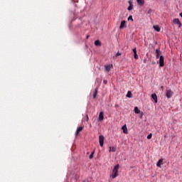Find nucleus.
Segmentation results:
<instances>
[{
    "label": "nucleus",
    "instance_id": "nucleus-1",
    "mask_svg": "<svg viewBox=\"0 0 182 182\" xmlns=\"http://www.w3.org/2000/svg\"><path fill=\"white\" fill-rule=\"evenodd\" d=\"M104 141H105V136L103 135H100L99 143H100V147H103Z\"/></svg>",
    "mask_w": 182,
    "mask_h": 182
},
{
    "label": "nucleus",
    "instance_id": "nucleus-2",
    "mask_svg": "<svg viewBox=\"0 0 182 182\" xmlns=\"http://www.w3.org/2000/svg\"><path fill=\"white\" fill-rule=\"evenodd\" d=\"M173 23H174L175 25H178V28H181V26H182L181 22L180 21V20L178 18H174L173 20Z\"/></svg>",
    "mask_w": 182,
    "mask_h": 182
},
{
    "label": "nucleus",
    "instance_id": "nucleus-3",
    "mask_svg": "<svg viewBox=\"0 0 182 182\" xmlns=\"http://www.w3.org/2000/svg\"><path fill=\"white\" fill-rule=\"evenodd\" d=\"M174 95V92H173L170 89L166 90V96L168 99H171V97Z\"/></svg>",
    "mask_w": 182,
    "mask_h": 182
},
{
    "label": "nucleus",
    "instance_id": "nucleus-4",
    "mask_svg": "<svg viewBox=\"0 0 182 182\" xmlns=\"http://www.w3.org/2000/svg\"><path fill=\"white\" fill-rule=\"evenodd\" d=\"M159 66L161 68H163V66H164V57L163 55H161L159 58Z\"/></svg>",
    "mask_w": 182,
    "mask_h": 182
},
{
    "label": "nucleus",
    "instance_id": "nucleus-5",
    "mask_svg": "<svg viewBox=\"0 0 182 182\" xmlns=\"http://www.w3.org/2000/svg\"><path fill=\"white\" fill-rule=\"evenodd\" d=\"M160 56H161V51L160 50V48H157L156 50V59L160 58Z\"/></svg>",
    "mask_w": 182,
    "mask_h": 182
},
{
    "label": "nucleus",
    "instance_id": "nucleus-6",
    "mask_svg": "<svg viewBox=\"0 0 182 182\" xmlns=\"http://www.w3.org/2000/svg\"><path fill=\"white\" fill-rule=\"evenodd\" d=\"M119 165H116L114 166V177H117V176H119Z\"/></svg>",
    "mask_w": 182,
    "mask_h": 182
},
{
    "label": "nucleus",
    "instance_id": "nucleus-7",
    "mask_svg": "<svg viewBox=\"0 0 182 182\" xmlns=\"http://www.w3.org/2000/svg\"><path fill=\"white\" fill-rule=\"evenodd\" d=\"M126 26H127L126 21H122L121 22V25L119 26V29H124V28H126Z\"/></svg>",
    "mask_w": 182,
    "mask_h": 182
},
{
    "label": "nucleus",
    "instance_id": "nucleus-8",
    "mask_svg": "<svg viewBox=\"0 0 182 182\" xmlns=\"http://www.w3.org/2000/svg\"><path fill=\"white\" fill-rule=\"evenodd\" d=\"M128 4H129V6H128L127 9L128 11H132L133 9V1H129Z\"/></svg>",
    "mask_w": 182,
    "mask_h": 182
},
{
    "label": "nucleus",
    "instance_id": "nucleus-9",
    "mask_svg": "<svg viewBox=\"0 0 182 182\" xmlns=\"http://www.w3.org/2000/svg\"><path fill=\"white\" fill-rule=\"evenodd\" d=\"M82 130H83V127H79L76 130L75 136H77V134H79Z\"/></svg>",
    "mask_w": 182,
    "mask_h": 182
},
{
    "label": "nucleus",
    "instance_id": "nucleus-10",
    "mask_svg": "<svg viewBox=\"0 0 182 182\" xmlns=\"http://www.w3.org/2000/svg\"><path fill=\"white\" fill-rule=\"evenodd\" d=\"M122 129L123 130V133L124 134H127V133H129V132L127 131V127L126 125H124L122 127Z\"/></svg>",
    "mask_w": 182,
    "mask_h": 182
},
{
    "label": "nucleus",
    "instance_id": "nucleus-11",
    "mask_svg": "<svg viewBox=\"0 0 182 182\" xmlns=\"http://www.w3.org/2000/svg\"><path fill=\"white\" fill-rule=\"evenodd\" d=\"M112 68H113V65H105V70L107 72H109L110 69H112Z\"/></svg>",
    "mask_w": 182,
    "mask_h": 182
},
{
    "label": "nucleus",
    "instance_id": "nucleus-12",
    "mask_svg": "<svg viewBox=\"0 0 182 182\" xmlns=\"http://www.w3.org/2000/svg\"><path fill=\"white\" fill-rule=\"evenodd\" d=\"M151 99H153L155 102V103H157V95H156V93H154L151 95Z\"/></svg>",
    "mask_w": 182,
    "mask_h": 182
},
{
    "label": "nucleus",
    "instance_id": "nucleus-13",
    "mask_svg": "<svg viewBox=\"0 0 182 182\" xmlns=\"http://www.w3.org/2000/svg\"><path fill=\"white\" fill-rule=\"evenodd\" d=\"M103 119H104L103 112H100L98 120H99V122H102V120H103Z\"/></svg>",
    "mask_w": 182,
    "mask_h": 182
},
{
    "label": "nucleus",
    "instance_id": "nucleus-14",
    "mask_svg": "<svg viewBox=\"0 0 182 182\" xmlns=\"http://www.w3.org/2000/svg\"><path fill=\"white\" fill-rule=\"evenodd\" d=\"M138 5L143 6L144 5V0H136Z\"/></svg>",
    "mask_w": 182,
    "mask_h": 182
},
{
    "label": "nucleus",
    "instance_id": "nucleus-15",
    "mask_svg": "<svg viewBox=\"0 0 182 182\" xmlns=\"http://www.w3.org/2000/svg\"><path fill=\"white\" fill-rule=\"evenodd\" d=\"M163 165V159H159L156 164L157 167H161Z\"/></svg>",
    "mask_w": 182,
    "mask_h": 182
},
{
    "label": "nucleus",
    "instance_id": "nucleus-16",
    "mask_svg": "<svg viewBox=\"0 0 182 182\" xmlns=\"http://www.w3.org/2000/svg\"><path fill=\"white\" fill-rule=\"evenodd\" d=\"M95 46H102V43H100V41L97 40L95 41Z\"/></svg>",
    "mask_w": 182,
    "mask_h": 182
},
{
    "label": "nucleus",
    "instance_id": "nucleus-17",
    "mask_svg": "<svg viewBox=\"0 0 182 182\" xmlns=\"http://www.w3.org/2000/svg\"><path fill=\"white\" fill-rule=\"evenodd\" d=\"M154 31H156V32H160L161 31L160 26H154Z\"/></svg>",
    "mask_w": 182,
    "mask_h": 182
},
{
    "label": "nucleus",
    "instance_id": "nucleus-18",
    "mask_svg": "<svg viewBox=\"0 0 182 182\" xmlns=\"http://www.w3.org/2000/svg\"><path fill=\"white\" fill-rule=\"evenodd\" d=\"M134 113H136V114H139V113H140V109H139V107H134Z\"/></svg>",
    "mask_w": 182,
    "mask_h": 182
},
{
    "label": "nucleus",
    "instance_id": "nucleus-19",
    "mask_svg": "<svg viewBox=\"0 0 182 182\" xmlns=\"http://www.w3.org/2000/svg\"><path fill=\"white\" fill-rule=\"evenodd\" d=\"M96 96H97V88H95L93 93V98H96Z\"/></svg>",
    "mask_w": 182,
    "mask_h": 182
},
{
    "label": "nucleus",
    "instance_id": "nucleus-20",
    "mask_svg": "<svg viewBox=\"0 0 182 182\" xmlns=\"http://www.w3.org/2000/svg\"><path fill=\"white\" fill-rule=\"evenodd\" d=\"M110 178L112 179L114 178V168H113L112 171V173L110 175Z\"/></svg>",
    "mask_w": 182,
    "mask_h": 182
},
{
    "label": "nucleus",
    "instance_id": "nucleus-21",
    "mask_svg": "<svg viewBox=\"0 0 182 182\" xmlns=\"http://www.w3.org/2000/svg\"><path fill=\"white\" fill-rule=\"evenodd\" d=\"M132 96H133V95L132 94V92L128 91L127 94V97H132Z\"/></svg>",
    "mask_w": 182,
    "mask_h": 182
},
{
    "label": "nucleus",
    "instance_id": "nucleus-22",
    "mask_svg": "<svg viewBox=\"0 0 182 182\" xmlns=\"http://www.w3.org/2000/svg\"><path fill=\"white\" fill-rule=\"evenodd\" d=\"M148 15H151L153 14V10L151 9H149L147 11Z\"/></svg>",
    "mask_w": 182,
    "mask_h": 182
},
{
    "label": "nucleus",
    "instance_id": "nucleus-23",
    "mask_svg": "<svg viewBox=\"0 0 182 182\" xmlns=\"http://www.w3.org/2000/svg\"><path fill=\"white\" fill-rule=\"evenodd\" d=\"M93 154H95V151H92V152L90 154V155L89 156V159H93Z\"/></svg>",
    "mask_w": 182,
    "mask_h": 182
},
{
    "label": "nucleus",
    "instance_id": "nucleus-24",
    "mask_svg": "<svg viewBox=\"0 0 182 182\" xmlns=\"http://www.w3.org/2000/svg\"><path fill=\"white\" fill-rule=\"evenodd\" d=\"M151 137H153V134H149L147 136L146 139H148V140H150V139H151Z\"/></svg>",
    "mask_w": 182,
    "mask_h": 182
},
{
    "label": "nucleus",
    "instance_id": "nucleus-25",
    "mask_svg": "<svg viewBox=\"0 0 182 182\" xmlns=\"http://www.w3.org/2000/svg\"><path fill=\"white\" fill-rule=\"evenodd\" d=\"M134 59H139V55H137V53H134Z\"/></svg>",
    "mask_w": 182,
    "mask_h": 182
},
{
    "label": "nucleus",
    "instance_id": "nucleus-26",
    "mask_svg": "<svg viewBox=\"0 0 182 182\" xmlns=\"http://www.w3.org/2000/svg\"><path fill=\"white\" fill-rule=\"evenodd\" d=\"M128 21H133V16H129L128 17Z\"/></svg>",
    "mask_w": 182,
    "mask_h": 182
},
{
    "label": "nucleus",
    "instance_id": "nucleus-27",
    "mask_svg": "<svg viewBox=\"0 0 182 182\" xmlns=\"http://www.w3.org/2000/svg\"><path fill=\"white\" fill-rule=\"evenodd\" d=\"M109 151H114V147H109Z\"/></svg>",
    "mask_w": 182,
    "mask_h": 182
},
{
    "label": "nucleus",
    "instance_id": "nucleus-28",
    "mask_svg": "<svg viewBox=\"0 0 182 182\" xmlns=\"http://www.w3.org/2000/svg\"><path fill=\"white\" fill-rule=\"evenodd\" d=\"M132 50H133L134 53H137V50L136 49V48H133Z\"/></svg>",
    "mask_w": 182,
    "mask_h": 182
},
{
    "label": "nucleus",
    "instance_id": "nucleus-29",
    "mask_svg": "<svg viewBox=\"0 0 182 182\" xmlns=\"http://www.w3.org/2000/svg\"><path fill=\"white\" fill-rule=\"evenodd\" d=\"M120 55H122V53L118 52L116 53L115 56H120Z\"/></svg>",
    "mask_w": 182,
    "mask_h": 182
},
{
    "label": "nucleus",
    "instance_id": "nucleus-30",
    "mask_svg": "<svg viewBox=\"0 0 182 182\" xmlns=\"http://www.w3.org/2000/svg\"><path fill=\"white\" fill-rule=\"evenodd\" d=\"M86 121L88 122L89 121V117L87 115L86 116Z\"/></svg>",
    "mask_w": 182,
    "mask_h": 182
},
{
    "label": "nucleus",
    "instance_id": "nucleus-31",
    "mask_svg": "<svg viewBox=\"0 0 182 182\" xmlns=\"http://www.w3.org/2000/svg\"><path fill=\"white\" fill-rule=\"evenodd\" d=\"M104 83L106 85V83H107V80H105Z\"/></svg>",
    "mask_w": 182,
    "mask_h": 182
},
{
    "label": "nucleus",
    "instance_id": "nucleus-32",
    "mask_svg": "<svg viewBox=\"0 0 182 182\" xmlns=\"http://www.w3.org/2000/svg\"><path fill=\"white\" fill-rule=\"evenodd\" d=\"M89 36H87V39H89Z\"/></svg>",
    "mask_w": 182,
    "mask_h": 182
},
{
    "label": "nucleus",
    "instance_id": "nucleus-33",
    "mask_svg": "<svg viewBox=\"0 0 182 182\" xmlns=\"http://www.w3.org/2000/svg\"><path fill=\"white\" fill-rule=\"evenodd\" d=\"M161 89H163V86L161 87Z\"/></svg>",
    "mask_w": 182,
    "mask_h": 182
}]
</instances>
